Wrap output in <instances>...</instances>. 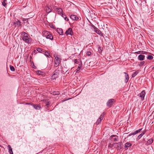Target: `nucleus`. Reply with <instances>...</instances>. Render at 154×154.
<instances>
[{"mask_svg": "<svg viewBox=\"0 0 154 154\" xmlns=\"http://www.w3.org/2000/svg\"><path fill=\"white\" fill-rule=\"evenodd\" d=\"M46 38L47 39H49L50 40H52L53 39V37L52 36V34L50 33V34L48 35L47 37H46Z\"/></svg>", "mask_w": 154, "mask_h": 154, "instance_id": "nucleus-17", "label": "nucleus"}, {"mask_svg": "<svg viewBox=\"0 0 154 154\" xmlns=\"http://www.w3.org/2000/svg\"><path fill=\"white\" fill-rule=\"evenodd\" d=\"M55 10L59 14H63V11L61 8H56Z\"/></svg>", "mask_w": 154, "mask_h": 154, "instance_id": "nucleus-10", "label": "nucleus"}, {"mask_svg": "<svg viewBox=\"0 0 154 154\" xmlns=\"http://www.w3.org/2000/svg\"><path fill=\"white\" fill-rule=\"evenodd\" d=\"M75 64H78V65H82V62L81 60H79L77 59H75L74 60Z\"/></svg>", "mask_w": 154, "mask_h": 154, "instance_id": "nucleus-9", "label": "nucleus"}, {"mask_svg": "<svg viewBox=\"0 0 154 154\" xmlns=\"http://www.w3.org/2000/svg\"><path fill=\"white\" fill-rule=\"evenodd\" d=\"M51 27L53 29H55V26L53 25H52L51 26Z\"/></svg>", "mask_w": 154, "mask_h": 154, "instance_id": "nucleus-52", "label": "nucleus"}, {"mask_svg": "<svg viewBox=\"0 0 154 154\" xmlns=\"http://www.w3.org/2000/svg\"><path fill=\"white\" fill-rule=\"evenodd\" d=\"M24 103L26 105H32V106L33 105V104L32 103H30L26 102V103Z\"/></svg>", "mask_w": 154, "mask_h": 154, "instance_id": "nucleus-41", "label": "nucleus"}, {"mask_svg": "<svg viewBox=\"0 0 154 154\" xmlns=\"http://www.w3.org/2000/svg\"><path fill=\"white\" fill-rule=\"evenodd\" d=\"M146 131L145 130V131H143V132L142 133V134L143 135H144L145 133L146 132Z\"/></svg>", "mask_w": 154, "mask_h": 154, "instance_id": "nucleus-48", "label": "nucleus"}, {"mask_svg": "<svg viewBox=\"0 0 154 154\" xmlns=\"http://www.w3.org/2000/svg\"><path fill=\"white\" fill-rule=\"evenodd\" d=\"M122 143L121 142H119V143H114V145H115L116 147V148H117L118 150H120L121 148V146H122Z\"/></svg>", "mask_w": 154, "mask_h": 154, "instance_id": "nucleus-6", "label": "nucleus"}, {"mask_svg": "<svg viewBox=\"0 0 154 154\" xmlns=\"http://www.w3.org/2000/svg\"><path fill=\"white\" fill-rule=\"evenodd\" d=\"M57 30L58 33L60 35H63V29L61 28H58Z\"/></svg>", "mask_w": 154, "mask_h": 154, "instance_id": "nucleus-18", "label": "nucleus"}, {"mask_svg": "<svg viewBox=\"0 0 154 154\" xmlns=\"http://www.w3.org/2000/svg\"><path fill=\"white\" fill-rule=\"evenodd\" d=\"M50 104V102L47 101L46 102V105L47 107H48V105Z\"/></svg>", "mask_w": 154, "mask_h": 154, "instance_id": "nucleus-43", "label": "nucleus"}, {"mask_svg": "<svg viewBox=\"0 0 154 154\" xmlns=\"http://www.w3.org/2000/svg\"><path fill=\"white\" fill-rule=\"evenodd\" d=\"M51 11V9L49 7H48L46 9V11L48 13H49Z\"/></svg>", "mask_w": 154, "mask_h": 154, "instance_id": "nucleus-35", "label": "nucleus"}, {"mask_svg": "<svg viewBox=\"0 0 154 154\" xmlns=\"http://www.w3.org/2000/svg\"><path fill=\"white\" fill-rule=\"evenodd\" d=\"M39 75H43L44 73L41 71L38 70L36 72Z\"/></svg>", "mask_w": 154, "mask_h": 154, "instance_id": "nucleus-28", "label": "nucleus"}, {"mask_svg": "<svg viewBox=\"0 0 154 154\" xmlns=\"http://www.w3.org/2000/svg\"><path fill=\"white\" fill-rule=\"evenodd\" d=\"M37 50L39 52L41 53L42 51V49L40 48H37Z\"/></svg>", "mask_w": 154, "mask_h": 154, "instance_id": "nucleus-39", "label": "nucleus"}, {"mask_svg": "<svg viewBox=\"0 0 154 154\" xmlns=\"http://www.w3.org/2000/svg\"><path fill=\"white\" fill-rule=\"evenodd\" d=\"M82 65H78V68L76 69V72H79V70L81 69L82 68Z\"/></svg>", "mask_w": 154, "mask_h": 154, "instance_id": "nucleus-23", "label": "nucleus"}, {"mask_svg": "<svg viewBox=\"0 0 154 154\" xmlns=\"http://www.w3.org/2000/svg\"><path fill=\"white\" fill-rule=\"evenodd\" d=\"M124 73L125 74V83H127L129 79V75L126 72H124Z\"/></svg>", "mask_w": 154, "mask_h": 154, "instance_id": "nucleus-15", "label": "nucleus"}, {"mask_svg": "<svg viewBox=\"0 0 154 154\" xmlns=\"http://www.w3.org/2000/svg\"><path fill=\"white\" fill-rule=\"evenodd\" d=\"M8 150L9 153L11 154H13L12 148L10 145H8Z\"/></svg>", "mask_w": 154, "mask_h": 154, "instance_id": "nucleus-19", "label": "nucleus"}, {"mask_svg": "<svg viewBox=\"0 0 154 154\" xmlns=\"http://www.w3.org/2000/svg\"><path fill=\"white\" fill-rule=\"evenodd\" d=\"M86 54L88 56H90L91 55V52L90 51H88L87 52H86Z\"/></svg>", "mask_w": 154, "mask_h": 154, "instance_id": "nucleus-40", "label": "nucleus"}, {"mask_svg": "<svg viewBox=\"0 0 154 154\" xmlns=\"http://www.w3.org/2000/svg\"><path fill=\"white\" fill-rule=\"evenodd\" d=\"M51 32L47 31H44L43 32V36L45 37H47L48 35L50 34Z\"/></svg>", "mask_w": 154, "mask_h": 154, "instance_id": "nucleus-16", "label": "nucleus"}, {"mask_svg": "<svg viewBox=\"0 0 154 154\" xmlns=\"http://www.w3.org/2000/svg\"><path fill=\"white\" fill-rule=\"evenodd\" d=\"M103 50V48L100 46L98 48V51L99 53H101L102 52Z\"/></svg>", "mask_w": 154, "mask_h": 154, "instance_id": "nucleus-29", "label": "nucleus"}, {"mask_svg": "<svg viewBox=\"0 0 154 154\" xmlns=\"http://www.w3.org/2000/svg\"><path fill=\"white\" fill-rule=\"evenodd\" d=\"M153 141V140L152 139H150L148 140L146 144H147V145L151 144L152 143Z\"/></svg>", "mask_w": 154, "mask_h": 154, "instance_id": "nucleus-21", "label": "nucleus"}, {"mask_svg": "<svg viewBox=\"0 0 154 154\" xmlns=\"http://www.w3.org/2000/svg\"><path fill=\"white\" fill-rule=\"evenodd\" d=\"M104 117V115H103L102 114H101L99 118V119L100 120H101V121H102L103 119V118Z\"/></svg>", "mask_w": 154, "mask_h": 154, "instance_id": "nucleus-36", "label": "nucleus"}, {"mask_svg": "<svg viewBox=\"0 0 154 154\" xmlns=\"http://www.w3.org/2000/svg\"><path fill=\"white\" fill-rule=\"evenodd\" d=\"M91 26L94 29L96 28V27L94 25H93V24H92L91 25Z\"/></svg>", "mask_w": 154, "mask_h": 154, "instance_id": "nucleus-47", "label": "nucleus"}, {"mask_svg": "<svg viewBox=\"0 0 154 154\" xmlns=\"http://www.w3.org/2000/svg\"><path fill=\"white\" fill-rule=\"evenodd\" d=\"M139 73V71L137 70L134 72L132 75V77H134L138 73Z\"/></svg>", "mask_w": 154, "mask_h": 154, "instance_id": "nucleus-24", "label": "nucleus"}, {"mask_svg": "<svg viewBox=\"0 0 154 154\" xmlns=\"http://www.w3.org/2000/svg\"><path fill=\"white\" fill-rule=\"evenodd\" d=\"M101 121L99 119H98L96 122V123L97 125L99 124L101 122Z\"/></svg>", "mask_w": 154, "mask_h": 154, "instance_id": "nucleus-38", "label": "nucleus"}, {"mask_svg": "<svg viewBox=\"0 0 154 154\" xmlns=\"http://www.w3.org/2000/svg\"><path fill=\"white\" fill-rule=\"evenodd\" d=\"M115 146V145H114V143L112 145L110 143V144H109V145H108V147H110V148H112L113 147V146Z\"/></svg>", "mask_w": 154, "mask_h": 154, "instance_id": "nucleus-42", "label": "nucleus"}, {"mask_svg": "<svg viewBox=\"0 0 154 154\" xmlns=\"http://www.w3.org/2000/svg\"><path fill=\"white\" fill-rule=\"evenodd\" d=\"M54 66L55 67L58 66L61 63V59L57 55L54 56Z\"/></svg>", "mask_w": 154, "mask_h": 154, "instance_id": "nucleus-2", "label": "nucleus"}, {"mask_svg": "<svg viewBox=\"0 0 154 154\" xmlns=\"http://www.w3.org/2000/svg\"><path fill=\"white\" fill-rule=\"evenodd\" d=\"M146 53V52H145V51H141V54H145Z\"/></svg>", "mask_w": 154, "mask_h": 154, "instance_id": "nucleus-50", "label": "nucleus"}, {"mask_svg": "<svg viewBox=\"0 0 154 154\" xmlns=\"http://www.w3.org/2000/svg\"><path fill=\"white\" fill-rule=\"evenodd\" d=\"M145 56L144 55L140 54L138 57V59L140 61H142L144 60Z\"/></svg>", "mask_w": 154, "mask_h": 154, "instance_id": "nucleus-12", "label": "nucleus"}, {"mask_svg": "<svg viewBox=\"0 0 154 154\" xmlns=\"http://www.w3.org/2000/svg\"><path fill=\"white\" fill-rule=\"evenodd\" d=\"M153 69H154V66H153Z\"/></svg>", "mask_w": 154, "mask_h": 154, "instance_id": "nucleus-54", "label": "nucleus"}, {"mask_svg": "<svg viewBox=\"0 0 154 154\" xmlns=\"http://www.w3.org/2000/svg\"><path fill=\"white\" fill-rule=\"evenodd\" d=\"M60 72V70L59 68H57L55 70L53 73L51 77V79L52 80L55 79L59 77V75Z\"/></svg>", "mask_w": 154, "mask_h": 154, "instance_id": "nucleus-1", "label": "nucleus"}, {"mask_svg": "<svg viewBox=\"0 0 154 154\" xmlns=\"http://www.w3.org/2000/svg\"><path fill=\"white\" fill-rule=\"evenodd\" d=\"M36 52V51L35 50H34V51H33V52H34V53H35V52Z\"/></svg>", "mask_w": 154, "mask_h": 154, "instance_id": "nucleus-53", "label": "nucleus"}, {"mask_svg": "<svg viewBox=\"0 0 154 154\" xmlns=\"http://www.w3.org/2000/svg\"><path fill=\"white\" fill-rule=\"evenodd\" d=\"M28 18H27V19H25V18H23V21H27V22L28 21Z\"/></svg>", "mask_w": 154, "mask_h": 154, "instance_id": "nucleus-44", "label": "nucleus"}, {"mask_svg": "<svg viewBox=\"0 0 154 154\" xmlns=\"http://www.w3.org/2000/svg\"><path fill=\"white\" fill-rule=\"evenodd\" d=\"M10 69L11 71H15V69L13 66L10 65Z\"/></svg>", "mask_w": 154, "mask_h": 154, "instance_id": "nucleus-34", "label": "nucleus"}, {"mask_svg": "<svg viewBox=\"0 0 154 154\" xmlns=\"http://www.w3.org/2000/svg\"><path fill=\"white\" fill-rule=\"evenodd\" d=\"M73 34V32L72 29L71 28H69L65 32V34L67 35H72Z\"/></svg>", "mask_w": 154, "mask_h": 154, "instance_id": "nucleus-7", "label": "nucleus"}, {"mask_svg": "<svg viewBox=\"0 0 154 154\" xmlns=\"http://www.w3.org/2000/svg\"><path fill=\"white\" fill-rule=\"evenodd\" d=\"M145 95V90H143L141 92L138 94V96L141 97V100H143L144 99V97Z\"/></svg>", "mask_w": 154, "mask_h": 154, "instance_id": "nucleus-5", "label": "nucleus"}, {"mask_svg": "<svg viewBox=\"0 0 154 154\" xmlns=\"http://www.w3.org/2000/svg\"><path fill=\"white\" fill-rule=\"evenodd\" d=\"M99 29L97 28V27L96 28H95L94 29V31L95 32H97V30H98Z\"/></svg>", "mask_w": 154, "mask_h": 154, "instance_id": "nucleus-45", "label": "nucleus"}, {"mask_svg": "<svg viewBox=\"0 0 154 154\" xmlns=\"http://www.w3.org/2000/svg\"><path fill=\"white\" fill-rule=\"evenodd\" d=\"M22 37H26V36H29V35L24 32H23L22 33Z\"/></svg>", "mask_w": 154, "mask_h": 154, "instance_id": "nucleus-26", "label": "nucleus"}, {"mask_svg": "<svg viewBox=\"0 0 154 154\" xmlns=\"http://www.w3.org/2000/svg\"><path fill=\"white\" fill-rule=\"evenodd\" d=\"M61 16L62 17H63L64 20L66 21H69V19L68 18H67L66 17V15H65V14H62V15H61Z\"/></svg>", "mask_w": 154, "mask_h": 154, "instance_id": "nucleus-22", "label": "nucleus"}, {"mask_svg": "<svg viewBox=\"0 0 154 154\" xmlns=\"http://www.w3.org/2000/svg\"><path fill=\"white\" fill-rule=\"evenodd\" d=\"M70 18L74 20H77L79 19V17L74 15H71L70 16Z\"/></svg>", "mask_w": 154, "mask_h": 154, "instance_id": "nucleus-11", "label": "nucleus"}, {"mask_svg": "<svg viewBox=\"0 0 154 154\" xmlns=\"http://www.w3.org/2000/svg\"><path fill=\"white\" fill-rule=\"evenodd\" d=\"M21 39L25 42L29 44L30 43L32 42L31 39H30L29 36H26V37H21Z\"/></svg>", "mask_w": 154, "mask_h": 154, "instance_id": "nucleus-3", "label": "nucleus"}, {"mask_svg": "<svg viewBox=\"0 0 154 154\" xmlns=\"http://www.w3.org/2000/svg\"><path fill=\"white\" fill-rule=\"evenodd\" d=\"M33 107L36 110H40L41 109V107L39 104L33 105Z\"/></svg>", "mask_w": 154, "mask_h": 154, "instance_id": "nucleus-13", "label": "nucleus"}, {"mask_svg": "<svg viewBox=\"0 0 154 154\" xmlns=\"http://www.w3.org/2000/svg\"><path fill=\"white\" fill-rule=\"evenodd\" d=\"M142 128L138 130L135 131L134 132L128 135V137L132 135H134L138 133L139 132H140L142 130Z\"/></svg>", "mask_w": 154, "mask_h": 154, "instance_id": "nucleus-8", "label": "nucleus"}, {"mask_svg": "<svg viewBox=\"0 0 154 154\" xmlns=\"http://www.w3.org/2000/svg\"><path fill=\"white\" fill-rule=\"evenodd\" d=\"M132 145V144L130 143L127 142L126 143L125 146V150H127L128 149V148L129 147L131 146Z\"/></svg>", "mask_w": 154, "mask_h": 154, "instance_id": "nucleus-14", "label": "nucleus"}, {"mask_svg": "<svg viewBox=\"0 0 154 154\" xmlns=\"http://www.w3.org/2000/svg\"><path fill=\"white\" fill-rule=\"evenodd\" d=\"M135 53L137 54H141V51H138L137 52H135Z\"/></svg>", "mask_w": 154, "mask_h": 154, "instance_id": "nucleus-46", "label": "nucleus"}, {"mask_svg": "<svg viewBox=\"0 0 154 154\" xmlns=\"http://www.w3.org/2000/svg\"><path fill=\"white\" fill-rule=\"evenodd\" d=\"M16 23L17 25H18V26H21V22L20 20H18L17 21Z\"/></svg>", "mask_w": 154, "mask_h": 154, "instance_id": "nucleus-31", "label": "nucleus"}, {"mask_svg": "<svg viewBox=\"0 0 154 154\" xmlns=\"http://www.w3.org/2000/svg\"><path fill=\"white\" fill-rule=\"evenodd\" d=\"M145 63V62L144 61H141L140 62V64L139 65V66H143L144 63Z\"/></svg>", "mask_w": 154, "mask_h": 154, "instance_id": "nucleus-37", "label": "nucleus"}, {"mask_svg": "<svg viewBox=\"0 0 154 154\" xmlns=\"http://www.w3.org/2000/svg\"><path fill=\"white\" fill-rule=\"evenodd\" d=\"M96 33L99 34V35L101 36V35H103V33H102L101 32L99 29H98L97 32Z\"/></svg>", "mask_w": 154, "mask_h": 154, "instance_id": "nucleus-30", "label": "nucleus"}, {"mask_svg": "<svg viewBox=\"0 0 154 154\" xmlns=\"http://www.w3.org/2000/svg\"><path fill=\"white\" fill-rule=\"evenodd\" d=\"M53 95H58L60 94V92L59 91H53L51 93Z\"/></svg>", "mask_w": 154, "mask_h": 154, "instance_id": "nucleus-20", "label": "nucleus"}, {"mask_svg": "<svg viewBox=\"0 0 154 154\" xmlns=\"http://www.w3.org/2000/svg\"><path fill=\"white\" fill-rule=\"evenodd\" d=\"M7 1L6 0H4L2 2V5L4 6L5 7H6L7 3H6V2Z\"/></svg>", "mask_w": 154, "mask_h": 154, "instance_id": "nucleus-25", "label": "nucleus"}, {"mask_svg": "<svg viewBox=\"0 0 154 154\" xmlns=\"http://www.w3.org/2000/svg\"><path fill=\"white\" fill-rule=\"evenodd\" d=\"M143 135L142 134V133L140 134L137 137V139L138 140H139L141 137L143 136Z\"/></svg>", "mask_w": 154, "mask_h": 154, "instance_id": "nucleus-33", "label": "nucleus"}, {"mask_svg": "<svg viewBox=\"0 0 154 154\" xmlns=\"http://www.w3.org/2000/svg\"><path fill=\"white\" fill-rule=\"evenodd\" d=\"M115 102V100L114 99H111L108 101V102H107V106L110 107L112 106V105H113V103L114 102Z\"/></svg>", "mask_w": 154, "mask_h": 154, "instance_id": "nucleus-4", "label": "nucleus"}, {"mask_svg": "<svg viewBox=\"0 0 154 154\" xmlns=\"http://www.w3.org/2000/svg\"><path fill=\"white\" fill-rule=\"evenodd\" d=\"M153 58V57L152 55H148L147 57V59L148 60H152Z\"/></svg>", "mask_w": 154, "mask_h": 154, "instance_id": "nucleus-32", "label": "nucleus"}, {"mask_svg": "<svg viewBox=\"0 0 154 154\" xmlns=\"http://www.w3.org/2000/svg\"><path fill=\"white\" fill-rule=\"evenodd\" d=\"M45 55L48 57H51V56L50 54V53L48 51H45Z\"/></svg>", "mask_w": 154, "mask_h": 154, "instance_id": "nucleus-27", "label": "nucleus"}, {"mask_svg": "<svg viewBox=\"0 0 154 154\" xmlns=\"http://www.w3.org/2000/svg\"><path fill=\"white\" fill-rule=\"evenodd\" d=\"M116 136L118 137V136H116V135H112L111 136V138H112V137H116Z\"/></svg>", "mask_w": 154, "mask_h": 154, "instance_id": "nucleus-51", "label": "nucleus"}, {"mask_svg": "<svg viewBox=\"0 0 154 154\" xmlns=\"http://www.w3.org/2000/svg\"><path fill=\"white\" fill-rule=\"evenodd\" d=\"M113 140L115 142L117 141V140H118V138H115Z\"/></svg>", "mask_w": 154, "mask_h": 154, "instance_id": "nucleus-49", "label": "nucleus"}]
</instances>
